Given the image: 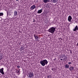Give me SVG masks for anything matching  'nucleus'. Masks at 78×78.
<instances>
[{
	"label": "nucleus",
	"mask_w": 78,
	"mask_h": 78,
	"mask_svg": "<svg viewBox=\"0 0 78 78\" xmlns=\"http://www.w3.org/2000/svg\"><path fill=\"white\" fill-rule=\"evenodd\" d=\"M40 63L42 66H45V64L47 65L48 64V61L46 59H44L41 60L40 62Z\"/></svg>",
	"instance_id": "f257e3e1"
},
{
	"label": "nucleus",
	"mask_w": 78,
	"mask_h": 78,
	"mask_svg": "<svg viewBox=\"0 0 78 78\" xmlns=\"http://www.w3.org/2000/svg\"><path fill=\"white\" fill-rule=\"evenodd\" d=\"M55 30H56V27H52L48 29V31L49 33L53 34L55 33Z\"/></svg>",
	"instance_id": "f03ea898"
},
{
	"label": "nucleus",
	"mask_w": 78,
	"mask_h": 78,
	"mask_svg": "<svg viewBox=\"0 0 78 78\" xmlns=\"http://www.w3.org/2000/svg\"><path fill=\"white\" fill-rule=\"evenodd\" d=\"M34 38L35 39V40H36L37 41L39 42V37H38L37 35L34 34Z\"/></svg>",
	"instance_id": "7ed1b4c3"
},
{
	"label": "nucleus",
	"mask_w": 78,
	"mask_h": 78,
	"mask_svg": "<svg viewBox=\"0 0 78 78\" xmlns=\"http://www.w3.org/2000/svg\"><path fill=\"white\" fill-rule=\"evenodd\" d=\"M4 70V68H2L1 69H0V73L2 75H4V72H3Z\"/></svg>",
	"instance_id": "20e7f679"
},
{
	"label": "nucleus",
	"mask_w": 78,
	"mask_h": 78,
	"mask_svg": "<svg viewBox=\"0 0 78 78\" xmlns=\"http://www.w3.org/2000/svg\"><path fill=\"white\" fill-rule=\"evenodd\" d=\"M35 8H36V5H33L31 7L30 9L31 10H32L34 9Z\"/></svg>",
	"instance_id": "39448f33"
},
{
	"label": "nucleus",
	"mask_w": 78,
	"mask_h": 78,
	"mask_svg": "<svg viewBox=\"0 0 78 78\" xmlns=\"http://www.w3.org/2000/svg\"><path fill=\"white\" fill-rule=\"evenodd\" d=\"M72 19V18L71 16H69L68 18V20L69 22H71V20Z\"/></svg>",
	"instance_id": "423d86ee"
},
{
	"label": "nucleus",
	"mask_w": 78,
	"mask_h": 78,
	"mask_svg": "<svg viewBox=\"0 0 78 78\" xmlns=\"http://www.w3.org/2000/svg\"><path fill=\"white\" fill-rule=\"evenodd\" d=\"M42 12V9H41L40 10H38L37 13H38V14H41V13Z\"/></svg>",
	"instance_id": "0eeeda50"
},
{
	"label": "nucleus",
	"mask_w": 78,
	"mask_h": 78,
	"mask_svg": "<svg viewBox=\"0 0 78 78\" xmlns=\"http://www.w3.org/2000/svg\"><path fill=\"white\" fill-rule=\"evenodd\" d=\"M17 15V11L15 10L14 12V16H16Z\"/></svg>",
	"instance_id": "6e6552de"
},
{
	"label": "nucleus",
	"mask_w": 78,
	"mask_h": 78,
	"mask_svg": "<svg viewBox=\"0 0 78 78\" xmlns=\"http://www.w3.org/2000/svg\"><path fill=\"white\" fill-rule=\"evenodd\" d=\"M74 69V68H73V67H69V70L71 71V72H72L73 71V70Z\"/></svg>",
	"instance_id": "1a4fd4ad"
},
{
	"label": "nucleus",
	"mask_w": 78,
	"mask_h": 78,
	"mask_svg": "<svg viewBox=\"0 0 78 78\" xmlns=\"http://www.w3.org/2000/svg\"><path fill=\"white\" fill-rule=\"evenodd\" d=\"M69 67V65L66 64V65L65 66V69H68Z\"/></svg>",
	"instance_id": "9d476101"
},
{
	"label": "nucleus",
	"mask_w": 78,
	"mask_h": 78,
	"mask_svg": "<svg viewBox=\"0 0 78 78\" xmlns=\"http://www.w3.org/2000/svg\"><path fill=\"white\" fill-rule=\"evenodd\" d=\"M51 2L53 3H56L57 2V0H51Z\"/></svg>",
	"instance_id": "9b49d317"
},
{
	"label": "nucleus",
	"mask_w": 78,
	"mask_h": 78,
	"mask_svg": "<svg viewBox=\"0 0 78 78\" xmlns=\"http://www.w3.org/2000/svg\"><path fill=\"white\" fill-rule=\"evenodd\" d=\"M20 51H22V50H24V48H23V47L22 46L20 48Z\"/></svg>",
	"instance_id": "f8f14e48"
},
{
	"label": "nucleus",
	"mask_w": 78,
	"mask_h": 78,
	"mask_svg": "<svg viewBox=\"0 0 78 78\" xmlns=\"http://www.w3.org/2000/svg\"><path fill=\"white\" fill-rule=\"evenodd\" d=\"M49 2V0H44V3H47V2Z\"/></svg>",
	"instance_id": "ddd939ff"
},
{
	"label": "nucleus",
	"mask_w": 78,
	"mask_h": 78,
	"mask_svg": "<svg viewBox=\"0 0 78 78\" xmlns=\"http://www.w3.org/2000/svg\"><path fill=\"white\" fill-rule=\"evenodd\" d=\"M2 55H0V60H2L3 59V57H2Z\"/></svg>",
	"instance_id": "4468645a"
},
{
	"label": "nucleus",
	"mask_w": 78,
	"mask_h": 78,
	"mask_svg": "<svg viewBox=\"0 0 78 78\" xmlns=\"http://www.w3.org/2000/svg\"><path fill=\"white\" fill-rule=\"evenodd\" d=\"M64 56H65V54L62 55H61L62 58H64Z\"/></svg>",
	"instance_id": "2eb2a0df"
},
{
	"label": "nucleus",
	"mask_w": 78,
	"mask_h": 78,
	"mask_svg": "<svg viewBox=\"0 0 78 78\" xmlns=\"http://www.w3.org/2000/svg\"><path fill=\"white\" fill-rule=\"evenodd\" d=\"M17 73H18L19 75H20V70H18V71Z\"/></svg>",
	"instance_id": "dca6fc26"
},
{
	"label": "nucleus",
	"mask_w": 78,
	"mask_h": 78,
	"mask_svg": "<svg viewBox=\"0 0 78 78\" xmlns=\"http://www.w3.org/2000/svg\"><path fill=\"white\" fill-rule=\"evenodd\" d=\"M3 15V13H0V16H2Z\"/></svg>",
	"instance_id": "f3484780"
},
{
	"label": "nucleus",
	"mask_w": 78,
	"mask_h": 78,
	"mask_svg": "<svg viewBox=\"0 0 78 78\" xmlns=\"http://www.w3.org/2000/svg\"><path fill=\"white\" fill-rule=\"evenodd\" d=\"M47 78H51V76L49 75L48 76H47Z\"/></svg>",
	"instance_id": "a211bd4d"
},
{
	"label": "nucleus",
	"mask_w": 78,
	"mask_h": 78,
	"mask_svg": "<svg viewBox=\"0 0 78 78\" xmlns=\"http://www.w3.org/2000/svg\"><path fill=\"white\" fill-rule=\"evenodd\" d=\"M59 39L60 42H61V41H62V39L61 38H59Z\"/></svg>",
	"instance_id": "6ab92c4d"
},
{
	"label": "nucleus",
	"mask_w": 78,
	"mask_h": 78,
	"mask_svg": "<svg viewBox=\"0 0 78 78\" xmlns=\"http://www.w3.org/2000/svg\"><path fill=\"white\" fill-rule=\"evenodd\" d=\"M19 70L17 69H16V71H15V72L16 73H17V72H18V71Z\"/></svg>",
	"instance_id": "aec40b11"
},
{
	"label": "nucleus",
	"mask_w": 78,
	"mask_h": 78,
	"mask_svg": "<svg viewBox=\"0 0 78 78\" xmlns=\"http://www.w3.org/2000/svg\"><path fill=\"white\" fill-rule=\"evenodd\" d=\"M65 58H64L63 60H65V61H66V60H67V58H66V56H65Z\"/></svg>",
	"instance_id": "412c9836"
},
{
	"label": "nucleus",
	"mask_w": 78,
	"mask_h": 78,
	"mask_svg": "<svg viewBox=\"0 0 78 78\" xmlns=\"http://www.w3.org/2000/svg\"><path fill=\"white\" fill-rule=\"evenodd\" d=\"M72 64V62H69L68 63V64L70 65V64Z\"/></svg>",
	"instance_id": "4be33fe9"
},
{
	"label": "nucleus",
	"mask_w": 78,
	"mask_h": 78,
	"mask_svg": "<svg viewBox=\"0 0 78 78\" xmlns=\"http://www.w3.org/2000/svg\"><path fill=\"white\" fill-rule=\"evenodd\" d=\"M17 68H20V66H17Z\"/></svg>",
	"instance_id": "5701e85b"
},
{
	"label": "nucleus",
	"mask_w": 78,
	"mask_h": 78,
	"mask_svg": "<svg viewBox=\"0 0 78 78\" xmlns=\"http://www.w3.org/2000/svg\"><path fill=\"white\" fill-rule=\"evenodd\" d=\"M35 22V20H34V19L33 22Z\"/></svg>",
	"instance_id": "b1692460"
},
{
	"label": "nucleus",
	"mask_w": 78,
	"mask_h": 78,
	"mask_svg": "<svg viewBox=\"0 0 78 78\" xmlns=\"http://www.w3.org/2000/svg\"><path fill=\"white\" fill-rule=\"evenodd\" d=\"M16 0V1L17 2V1H19V0Z\"/></svg>",
	"instance_id": "393cba45"
},
{
	"label": "nucleus",
	"mask_w": 78,
	"mask_h": 78,
	"mask_svg": "<svg viewBox=\"0 0 78 78\" xmlns=\"http://www.w3.org/2000/svg\"><path fill=\"white\" fill-rule=\"evenodd\" d=\"M61 61H62V59H61Z\"/></svg>",
	"instance_id": "a878e982"
},
{
	"label": "nucleus",
	"mask_w": 78,
	"mask_h": 78,
	"mask_svg": "<svg viewBox=\"0 0 78 78\" xmlns=\"http://www.w3.org/2000/svg\"><path fill=\"white\" fill-rule=\"evenodd\" d=\"M18 69H19V70H20V69L19 68Z\"/></svg>",
	"instance_id": "bb28decb"
},
{
	"label": "nucleus",
	"mask_w": 78,
	"mask_h": 78,
	"mask_svg": "<svg viewBox=\"0 0 78 78\" xmlns=\"http://www.w3.org/2000/svg\"><path fill=\"white\" fill-rule=\"evenodd\" d=\"M66 58H67V57Z\"/></svg>",
	"instance_id": "cd10ccee"
},
{
	"label": "nucleus",
	"mask_w": 78,
	"mask_h": 78,
	"mask_svg": "<svg viewBox=\"0 0 78 78\" xmlns=\"http://www.w3.org/2000/svg\"><path fill=\"white\" fill-rule=\"evenodd\" d=\"M54 61H55V59H54Z\"/></svg>",
	"instance_id": "c85d7f7f"
}]
</instances>
